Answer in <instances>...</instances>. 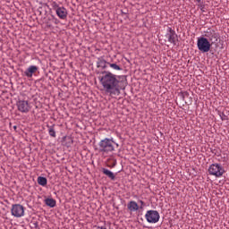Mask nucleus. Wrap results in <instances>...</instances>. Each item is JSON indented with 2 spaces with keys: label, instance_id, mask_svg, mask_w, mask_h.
Listing matches in <instances>:
<instances>
[{
  "label": "nucleus",
  "instance_id": "f257e3e1",
  "mask_svg": "<svg viewBox=\"0 0 229 229\" xmlns=\"http://www.w3.org/2000/svg\"><path fill=\"white\" fill-rule=\"evenodd\" d=\"M101 76L98 78L100 84L102 85L105 93L107 96H119L121 94L122 85L123 81H126L125 75H115L108 71L101 72Z\"/></svg>",
  "mask_w": 229,
  "mask_h": 229
},
{
  "label": "nucleus",
  "instance_id": "f03ea898",
  "mask_svg": "<svg viewBox=\"0 0 229 229\" xmlns=\"http://www.w3.org/2000/svg\"><path fill=\"white\" fill-rule=\"evenodd\" d=\"M114 144L118 147L119 144L114 141V139L106 138L99 141L98 149L102 155H110V153H114L115 151Z\"/></svg>",
  "mask_w": 229,
  "mask_h": 229
},
{
  "label": "nucleus",
  "instance_id": "7ed1b4c3",
  "mask_svg": "<svg viewBox=\"0 0 229 229\" xmlns=\"http://www.w3.org/2000/svg\"><path fill=\"white\" fill-rule=\"evenodd\" d=\"M197 47L201 53H208L212 47V43L205 37H199L197 40Z\"/></svg>",
  "mask_w": 229,
  "mask_h": 229
},
{
  "label": "nucleus",
  "instance_id": "423d86ee",
  "mask_svg": "<svg viewBox=\"0 0 229 229\" xmlns=\"http://www.w3.org/2000/svg\"><path fill=\"white\" fill-rule=\"evenodd\" d=\"M24 206L21 204H13L11 208V214L13 217H24Z\"/></svg>",
  "mask_w": 229,
  "mask_h": 229
},
{
  "label": "nucleus",
  "instance_id": "5701e85b",
  "mask_svg": "<svg viewBox=\"0 0 229 229\" xmlns=\"http://www.w3.org/2000/svg\"><path fill=\"white\" fill-rule=\"evenodd\" d=\"M197 1V3H201V0H196Z\"/></svg>",
  "mask_w": 229,
  "mask_h": 229
},
{
  "label": "nucleus",
  "instance_id": "ddd939ff",
  "mask_svg": "<svg viewBox=\"0 0 229 229\" xmlns=\"http://www.w3.org/2000/svg\"><path fill=\"white\" fill-rule=\"evenodd\" d=\"M45 204L50 208H55V207H56V200H55V199H46Z\"/></svg>",
  "mask_w": 229,
  "mask_h": 229
},
{
  "label": "nucleus",
  "instance_id": "dca6fc26",
  "mask_svg": "<svg viewBox=\"0 0 229 229\" xmlns=\"http://www.w3.org/2000/svg\"><path fill=\"white\" fill-rule=\"evenodd\" d=\"M106 61L105 59H98L97 63V67H100V69H106Z\"/></svg>",
  "mask_w": 229,
  "mask_h": 229
},
{
  "label": "nucleus",
  "instance_id": "1a4fd4ad",
  "mask_svg": "<svg viewBox=\"0 0 229 229\" xmlns=\"http://www.w3.org/2000/svg\"><path fill=\"white\" fill-rule=\"evenodd\" d=\"M165 38H168V42H170V44H174V46H176L178 35L176 34V31H174V30H173L171 27L167 28V33L165 34Z\"/></svg>",
  "mask_w": 229,
  "mask_h": 229
},
{
  "label": "nucleus",
  "instance_id": "20e7f679",
  "mask_svg": "<svg viewBox=\"0 0 229 229\" xmlns=\"http://www.w3.org/2000/svg\"><path fill=\"white\" fill-rule=\"evenodd\" d=\"M208 174L211 176H216V178H221L225 174V168L221 164H212L208 167Z\"/></svg>",
  "mask_w": 229,
  "mask_h": 229
},
{
  "label": "nucleus",
  "instance_id": "6ab92c4d",
  "mask_svg": "<svg viewBox=\"0 0 229 229\" xmlns=\"http://www.w3.org/2000/svg\"><path fill=\"white\" fill-rule=\"evenodd\" d=\"M51 6H52L53 10H55V12H56L58 9H60L62 7L56 2H52Z\"/></svg>",
  "mask_w": 229,
  "mask_h": 229
},
{
  "label": "nucleus",
  "instance_id": "39448f33",
  "mask_svg": "<svg viewBox=\"0 0 229 229\" xmlns=\"http://www.w3.org/2000/svg\"><path fill=\"white\" fill-rule=\"evenodd\" d=\"M145 219L147 223L155 225L160 221V213L157 210H148L145 214Z\"/></svg>",
  "mask_w": 229,
  "mask_h": 229
},
{
  "label": "nucleus",
  "instance_id": "6e6552de",
  "mask_svg": "<svg viewBox=\"0 0 229 229\" xmlns=\"http://www.w3.org/2000/svg\"><path fill=\"white\" fill-rule=\"evenodd\" d=\"M204 38H207L211 44H216L217 42V33L212 29H208L204 32Z\"/></svg>",
  "mask_w": 229,
  "mask_h": 229
},
{
  "label": "nucleus",
  "instance_id": "9b49d317",
  "mask_svg": "<svg viewBox=\"0 0 229 229\" xmlns=\"http://www.w3.org/2000/svg\"><path fill=\"white\" fill-rule=\"evenodd\" d=\"M55 13L57 15V17H59V19H62L63 21L67 19V9L64 6H61L60 9L55 11Z\"/></svg>",
  "mask_w": 229,
  "mask_h": 229
},
{
  "label": "nucleus",
  "instance_id": "a211bd4d",
  "mask_svg": "<svg viewBox=\"0 0 229 229\" xmlns=\"http://www.w3.org/2000/svg\"><path fill=\"white\" fill-rule=\"evenodd\" d=\"M107 64L111 69H114V71H123V68H121L117 64L107 63Z\"/></svg>",
  "mask_w": 229,
  "mask_h": 229
},
{
  "label": "nucleus",
  "instance_id": "0eeeda50",
  "mask_svg": "<svg viewBox=\"0 0 229 229\" xmlns=\"http://www.w3.org/2000/svg\"><path fill=\"white\" fill-rule=\"evenodd\" d=\"M16 106L19 112H21V114H28V112L31 110V106H30L28 100H18Z\"/></svg>",
  "mask_w": 229,
  "mask_h": 229
},
{
  "label": "nucleus",
  "instance_id": "f3484780",
  "mask_svg": "<svg viewBox=\"0 0 229 229\" xmlns=\"http://www.w3.org/2000/svg\"><path fill=\"white\" fill-rule=\"evenodd\" d=\"M48 128V134L50 137H56V131H55V125L47 126Z\"/></svg>",
  "mask_w": 229,
  "mask_h": 229
},
{
  "label": "nucleus",
  "instance_id": "2eb2a0df",
  "mask_svg": "<svg viewBox=\"0 0 229 229\" xmlns=\"http://www.w3.org/2000/svg\"><path fill=\"white\" fill-rule=\"evenodd\" d=\"M38 183L41 187H46L47 185V179L46 177L39 176L38 177Z\"/></svg>",
  "mask_w": 229,
  "mask_h": 229
},
{
  "label": "nucleus",
  "instance_id": "f8f14e48",
  "mask_svg": "<svg viewBox=\"0 0 229 229\" xmlns=\"http://www.w3.org/2000/svg\"><path fill=\"white\" fill-rule=\"evenodd\" d=\"M127 208L130 212H137V210H139L140 208L139 207V204H137L134 200H131L127 204Z\"/></svg>",
  "mask_w": 229,
  "mask_h": 229
},
{
  "label": "nucleus",
  "instance_id": "aec40b11",
  "mask_svg": "<svg viewBox=\"0 0 229 229\" xmlns=\"http://www.w3.org/2000/svg\"><path fill=\"white\" fill-rule=\"evenodd\" d=\"M220 119H222V121H226V114H225V113H221Z\"/></svg>",
  "mask_w": 229,
  "mask_h": 229
},
{
  "label": "nucleus",
  "instance_id": "4468645a",
  "mask_svg": "<svg viewBox=\"0 0 229 229\" xmlns=\"http://www.w3.org/2000/svg\"><path fill=\"white\" fill-rule=\"evenodd\" d=\"M102 173L104 174H106V176L109 177L110 180H115V174H114V172H112L106 168H103Z\"/></svg>",
  "mask_w": 229,
  "mask_h": 229
},
{
  "label": "nucleus",
  "instance_id": "9d476101",
  "mask_svg": "<svg viewBox=\"0 0 229 229\" xmlns=\"http://www.w3.org/2000/svg\"><path fill=\"white\" fill-rule=\"evenodd\" d=\"M37 71H38V67H37L36 65H30L24 72V76H26L27 78H33V74H35Z\"/></svg>",
  "mask_w": 229,
  "mask_h": 229
},
{
  "label": "nucleus",
  "instance_id": "412c9836",
  "mask_svg": "<svg viewBox=\"0 0 229 229\" xmlns=\"http://www.w3.org/2000/svg\"><path fill=\"white\" fill-rule=\"evenodd\" d=\"M140 208H142V206L144 205V201H142V200H140Z\"/></svg>",
  "mask_w": 229,
  "mask_h": 229
},
{
  "label": "nucleus",
  "instance_id": "4be33fe9",
  "mask_svg": "<svg viewBox=\"0 0 229 229\" xmlns=\"http://www.w3.org/2000/svg\"><path fill=\"white\" fill-rule=\"evenodd\" d=\"M13 130H17V125H14V126H13Z\"/></svg>",
  "mask_w": 229,
  "mask_h": 229
}]
</instances>
